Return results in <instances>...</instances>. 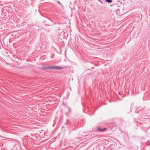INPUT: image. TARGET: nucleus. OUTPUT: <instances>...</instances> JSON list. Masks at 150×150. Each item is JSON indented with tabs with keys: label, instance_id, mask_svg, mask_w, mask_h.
Segmentation results:
<instances>
[{
	"label": "nucleus",
	"instance_id": "nucleus-8",
	"mask_svg": "<svg viewBox=\"0 0 150 150\" xmlns=\"http://www.w3.org/2000/svg\"><path fill=\"white\" fill-rule=\"evenodd\" d=\"M112 125V124L110 125V126H109V127H110Z\"/></svg>",
	"mask_w": 150,
	"mask_h": 150
},
{
	"label": "nucleus",
	"instance_id": "nucleus-4",
	"mask_svg": "<svg viewBox=\"0 0 150 150\" xmlns=\"http://www.w3.org/2000/svg\"><path fill=\"white\" fill-rule=\"evenodd\" d=\"M70 122H69L68 119L67 120V122L65 123V125H66L68 126H69L70 124Z\"/></svg>",
	"mask_w": 150,
	"mask_h": 150
},
{
	"label": "nucleus",
	"instance_id": "nucleus-2",
	"mask_svg": "<svg viewBox=\"0 0 150 150\" xmlns=\"http://www.w3.org/2000/svg\"><path fill=\"white\" fill-rule=\"evenodd\" d=\"M107 129V128L106 127H104L102 129H100V128L98 127L97 130L99 131L100 132H102L105 131V130H106Z\"/></svg>",
	"mask_w": 150,
	"mask_h": 150
},
{
	"label": "nucleus",
	"instance_id": "nucleus-9",
	"mask_svg": "<svg viewBox=\"0 0 150 150\" xmlns=\"http://www.w3.org/2000/svg\"><path fill=\"white\" fill-rule=\"evenodd\" d=\"M92 69H94V67H92Z\"/></svg>",
	"mask_w": 150,
	"mask_h": 150
},
{
	"label": "nucleus",
	"instance_id": "nucleus-6",
	"mask_svg": "<svg viewBox=\"0 0 150 150\" xmlns=\"http://www.w3.org/2000/svg\"><path fill=\"white\" fill-rule=\"evenodd\" d=\"M57 3H58V4H59V5H60L61 6H62V4L59 1H57Z\"/></svg>",
	"mask_w": 150,
	"mask_h": 150
},
{
	"label": "nucleus",
	"instance_id": "nucleus-1",
	"mask_svg": "<svg viewBox=\"0 0 150 150\" xmlns=\"http://www.w3.org/2000/svg\"><path fill=\"white\" fill-rule=\"evenodd\" d=\"M63 69V67L57 66H44L42 67V69L44 70H53V69H59L61 70Z\"/></svg>",
	"mask_w": 150,
	"mask_h": 150
},
{
	"label": "nucleus",
	"instance_id": "nucleus-10",
	"mask_svg": "<svg viewBox=\"0 0 150 150\" xmlns=\"http://www.w3.org/2000/svg\"><path fill=\"white\" fill-rule=\"evenodd\" d=\"M112 129V128H111V129H110V130H111Z\"/></svg>",
	"mask_w": 150,
	"mask_h": 150
},
{
	"label": "nucleus",
	"instance_id": "nucleus-7",
	"mask_svg": "<svg viewBox=\"0 0 150 150\" xmlns=\"http://www.w3.org/2000/svg\"><path fill=\"white\" fill-rule=\"evenodd\" d=\"M112 128H114V129H115V126H114V127H112Z\"/></svg>",
	"mask_w": 150,
	"mask_h": 150
},
{
	"label": "nucleus",
	"instance_id": "nucleus-5",
	"mask_svg": "<svg viewBox=\"0 0 150 150\" xmlns=\"http://www.w3.org/2000/svg\"><path fill=\"white\" fill-rule=\"evenodd\" d=\"M105 1L108 3H111L112 2V0H105Z\"/></svg>",
	"mask_w": 150,
	"mask_h": 150
},
{
	"label": "nucleus",
	"instance_id": "nucleus-3",
	"mask_svg": "<svg viewBox=\"0 0 150 150\" xmlns=\"http://www.w3.org/2000/svg\"><path fill=\"white\" fill-rule=\"evenodd\" d=\"M67 110L68 111V112H65V115L66 116H68V113H70L71 112V110L70 108L68 107L67 108Z\"/></svg>",
	"mask_w": 150,
	"mask_h": 150
}]
</instances>
